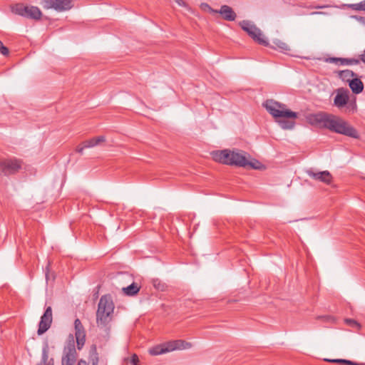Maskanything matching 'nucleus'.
<instances>
[{"label":"nucleus","mask_w":365,"mask_h":365,"mask_svg":"<svg viewBox=\"0 0 365 365\" xmlns=\"http://www.w3.org/2000/svg\"><path fill=\"white\" fill-rule=\"evenodd\" d=\"M75 338L76 340L77 349L81 350L86 342V330L79 319L74 321Z\"/></svg>","instance_id":"obj_13"},{"label":"nucleus","mask_w":365,"mask_h":365,"mask_svg":"<svg viewBox=\"0 0 365 365\" xmlns=\"http://www.w3.org/2000/svg\"><path fill=\"white\" fill-rule=\"evenodd\" d=\"M174 1H175V2H176L179 6H185V7H186V6H187L186 3H185L183 0H174Z\"/></svg>","instance_id":"obj_34"},{"label":"nucleus","mask_w":365,"mask_h":365,"mask_svg":"<svg viewBox=\"0 0 365 365\" xmlns=\"http://www.w3.org/2000/svg\"><path fill=\"white\" fill-rule=\"evenodd\" d=\"M341 61H342V58H339V57H329V58H325V60H324V61L327 63H336V64H339V65H341Z\"/></svg>","instance_id":"obj_28"},{"label":"nucleus","mask_w":365,"mask_h":365,"mask_svg":"<svg viewBox=\"0 0 365 365\" xmlns=\"http://www.w3.org/2000/svg\"><path fill=\"white\" fill-rule=\"evenodd\" d=\"M85 148H86V147H85V144H83V145H82V146H81V145H78V146H77V148H76V152H77V153L82 154V153H83V150H84Z\"/></svg>","instance_id":"obj_32"},{"label":"nucleus","mask_w":365,"mask_h":365,"mask_svg":"<svg viewBox=\"0 0 365 365\" xmlns=\"http://www.w3.org/2000/svg\"><path fill=\"white\" fill-rule=\"evenodd\" d=\"M140 290V287L135 282L129 286L123 288V292L128 296H133L136 294Z\"/></svg>","instance_id":"obj_22"},{"label":"nucleus","mask_w":365,"mask_h":365,"mask_svg":"<svg viewBox=\"0 0 365 365\" xmlns=\"http://www.w3.org/2000/svg\"><path fill=\"white\" fill-rule=\"evenodd\" d=\"M274 48L279 50L281 52L287 53L290 51L289 46L285 43L280 40H275L273 41Z\"/></svg>","instance_id":"obj_23"},{"label":"nucleus","mask_w":365,"mask_h":365,"mask_svg":"<svg viewBox=\"0 0 365 365\" xmlns=\"http://www.w3.org/2000/svg\"><path fill=\"white\" fill-rule=\"evenodd\" d=\"M9 51L7 47L4 46L3 43L0 41V53L4 56H7Z\"/></svg>","instance_id":"obj_29"},{"label":"nucleus","mask_w":365,"mask_h":365,"mask_svg":"<svg viewBox=\"0 0 365 365\" xmlns=\"http://www.w3.org/2000/svg\"><path fill=\"white\" fill-rule=\"evenodd\" d=\"M115 305L110 295H103L96 312V324L101 329H109L113 318Z\"/></svg>","instance_id":"obj_3"},{"label":"nucleus","mask_w":365,"mask_h":365,"mask_svg":"<svg viewBox=\"0 0 365 365\" xmlns=\"http://www.w3.org/2000/svg\"><path fill=\"white\" fill-rule=\"evenodd\" d=\"M360 63V60L354 58H342L341 65H357Z\"/></svg>","instance_id":"obj_26"},{"label":"nucleus","mask_w":365,"mask_h":365,"mask_svg":"<svg viewBox=\"0 0 365 365\" xmlns=\"http://www.w3.org/2000/svg\"><path fill=\"white\" fill-rule=\"evenodd\" d=\"M131 363L133 365H139V359L136 354H133L131 358Z\"/></svg>","instance_id":"obj_31"},{"label":"nucleus","mask_w":365,"mask_h":365,"mask_svg":"<svg viewBox=\"0 0 365 365\" xmlns=\"http://www.w3.org/2000/svg\"><path fill=\"white\" fill-rule=\"evenodd\" d=\"M41 4L45 9H53L57 11H67L72 8L71 0H41Z\"/></svg>","instance_id":"obj_10"},{"label":"nucleus","mask_w":365,"mask_h":365,"mask_svg":"<svg viewBox=\"0 0 365 365\" xmlns=\"http://www.w3.org/2000/svg\"><path fill=\"white\" fill-rule=\"evenodd\" d=\"M36 365H54L53 359L49 357V347L47 343L42 348L41 359Z\"/></svg>","instance_id":"obj_18"},{"label":"nucleus","mask_w":365,"mask_h":365,"mask_svg":"<svg viewBox=\"0 0 365 365\" xmlns=\"http://www.w3.org/2000/svg\"><path fill=\"white\" fill-rule=\"evenodd\" d=\"M325 361L346 365H362L346 359H325Z\"/></svg>","instance_id":"obj_24"},{"label":"nucleus","mask_w":365,"mask_h":365,"mask_svg":"<svg viewBox=\"0 0 365 365\" xmlns=\"http://www.w3.org/2000/svg\"><path fill=\"white\" fill-rule=\"evenodd\" d=\"M190 347V344L183 340L170 341L165 344L155 346L149 349V354L157 356L177 349H185Z\"/></svg>","instance_id":"obj_5"},{"label":"nucleus","mask_w":365,"mask_h":365,"mask_svg":"<svg viewBox=\"0 0 365 365\" xmlns=\"http://www.w3.org/2000/svg\"><path fill=\"white\" fill-rule=\"evenodd\" d=\"M200 7H201L202 9H203L204 7H205V4L202 3V4H201V5H200Z\"/></svg>","instance_id":"obj_36"},{"label":"nucleus","mask_w":365,"mask_h":365,"mask_svg":"<svg viewBox=\"0 0 365 365\" xmlns=\"http://www.w3.org/2000/svg\"><path fill=\"white\" fill-rule=\"evenodd\" d=\"M339 76L342 81H346L349 83L350 81H351L353 78H354L357 76L352 71L344 70V71H341L339 73Z\"/></svg>","instance_id":"obj_21"},{"label":"nucleus","mask_w":365,"mask_h":365,"mask_svg":"<svg viewBox=\"0 0 365 365\" xmlns=\"http://www.w3.org/2000/svg\"><path fill=\"white\" fill-rule=\"evenodd\" d=\"M12 11L19 16L34 20H40L42 16V13L37 6H25L22 4L14 5L12 7Z\"/></svg>","instance_id":"obj_8"},{"label":"nucleus","mask_w":365,"mask_h":365,"mask_svg":"<svg viewBox=\"0 0 365 365\" xmlns=\"http://www.w3.org/2000/svg\"><path fill=\"white\" fill-rule=\"evenodd\" d=\"M243 31H245L255 42L263 46H267L268 42L264 37L261 30L255 24L250 21L244 20L240 23Z\"/></svg>","instance_id":"obj_7"},{"label":"nucleus","mask_w":365,"mask_h":365,"mask_svg":"<svg viewBox=\"0 0 365 365\" xmlns=\"http://www.w3.org/2000/svg\"><path fill=\"white\" fill-rule=\"evenodd\" d=\"M349 86L351 91L355 94H359L361 93L364 89L363 82L356 76L351 81H350Z\"/></svg>","instance_id":"obj_19"},{"label":"nucleus","mask_w":365,"mask_h":365,"mask_svg":"<svg viewBox=\"0 0 365 365\" xmlns=\"http://www.w3.org/2000/svg\"><path fill=\"white\" fill-rule=\"evenodd\" d=\"M348 108H350L352 111H355L356 110V101H354L349 104Z\"/></svg>","instance_id":"obj_33"},{"label":"nucleus","mask_w":365,"mask_h":365,"mask_svg":"<svg viewBox=\"0 0 365 365\" xmlns=\"http://www.w3.org/2000/svg\"><path fill=\"white\" fill-rule=\"evenodd\" d=\"M213 160L217 163L236 167H250L255 169L259 168L257 160L250 161L247 158V153L239 150L225 149L215 150L211 153Z\"/></svg>","instance_id":"obj_1"},{"label":"nucleus","mask_w":365,"mask_h":365,"mask_svg":"<svg viewBox=\"0 0 365 365\" xmlns=\"http://www.w3.org/2000/svg\"><path fill=\"white\" fill-rule=\"evenodd\" d=\"M327 129L353 138H359V137L358 131L349 123L331 114L330 115Z\"/></svg>","instance_id":"obj_4"},{"label":"nucleus","mask_w":365,"mask_h":365,"mask_svg":"<svg viewBox=\"0 0 365 365\" xmlns=\"http://www.w3.org/2000/svg\"><path fill=\"white\" fill-rule=\"evenodd\" d=\"M350 6L356 11H365V0L358 4H351Z\"/></svg>","instance_id":"obj_27"},{"label":"nucleus","mask_w":365,"mask_h":365,"mask_svg":"<svg viewBox=\"0 0 365 365\" xmlns=\"http://www.w3.org/2000/svg\"><path fill=\"white\" fill-rule=\"evenodd\" d=\"M349 95L348 91L339 89L334 99V104L338 108H342L348 103Z\"/></svg>","instance_id":"obj_17"},{"label":"nucleus","mask_w":365,"mask_h":365,"mask_svg":"<svg viewBox=\"0 0 365 365\" xmlns=\"http://www.w3.org/2000/svg\"><path fill=\"white\" fill-rule=\"evenodd\" d=\"M264 107L279 124L280 127L284 130H291L294 128L295 122L294 120L282 119L297 118V113L286 108V105L279 103L273 100H267L263 103Z\"/></svg>","instance_id":"obj_2"},{"label":"nucleus","mask_w":365,"mask_h":365,"mask_svg":"<svg viewBox=\"0 0 365 365\" xmlns=\"http://www.w3.org/2000/svg\"><path fill=\"white\" fill-rule=\"evenodd\" d=\"M207 11L211 14H220L223 19L229 21H233L237 18V14L234 10L227 5H222L220 10H215L207 4Z\"/></svg>","instance_id":"obj_14"},{"label":"nucleus","mask_w":365,"mask_h":365,"mask_svg":"<svg viewBox=\"0 0 365 365\" xmlns=\"http://www.w3.org/2000/svg\"><path fill=\"white\" fill-rule=\"evenodd\" d=\"M330 115L324 112H319L307 115L306 119L307 123L313 126L327 128Z\"/></svg>","instance_id":"obj_11"},{"label":"nucleus","mask_w":365,"mask_h":365,"mask_svg":"<svg viewBox=\"0 0 365 365\" xmlns=\"http://www.w3.org/2000/svg\"><path fill=\"white\" fill-rule=\"evenodd\" d=\"M78 354L75 347L74 336L70 334L64 346L61 358V365H75Z\"/></svg>","instance_id":"obj_6"},{"label":"nucleus","mask_w":365,"mask_h":365,"mask_svg":"<svg viewBox=\"0 0 365 365\" xmlns=\"http://www.w3.org/2000/svg\"><path fill=\"white\" fill-rule=\"evenodd\" d=\"M99 356L97 351L96 345L93 344L89 350L88 362L83 359H81L78 362V365H98Z\"/></svg>","instance_id":"obj_16"},{"label":"nucleus","mask_w":365,"mask_h":365,"mask_svg":"<svg viewBox=\"0 0 365 365\" xmlns=\"http://www.w3.org/2000/svg\"><path fill=\"white\" fill-rule=\"evenodd\" d=\"M53 321L52 309L49 306L46 307L43 314L41 316L37 333L38 335H41L45 333L51 325Z\"/></svg>","instance_id":"obj_12"},{"label":"nucleus","mask_w":365,"mask_h":365,"mask_svg":"<svg viewBox=\"0 0 365 365\" xmlns=\"http://www.w3.org/2000/svg\"><path fill=\"white\" fill-rule=\"evenodd\" d=\"M152 283H153V287L159 290V291H164L166 288V285L165 283L162 282L160 280H159L158 279H153L152 281Z\"/></svg>","instance_id":"obj_25"},{"label":"nucleus","mask_w":365,"mask_h":365,"mask_svg":"<svg viewBox=\"0 0 365 365\" xmlns=\"http://www.w3.org/2000/svg\"><path fill=\"white\" fill-rule=\"evenodd\" d=\"M307 174L315 180L322 182L327 185L331 184L332 181V176L331 173L327 171L314 172L312 169L306 171Z\"/></svg>","instance_id":"obj_15"},{"label":"nucleus","mask_w":365,"mask_h":365,"mask_svg":"<svg viewBox=\"0 0 365 365\" xmlns=\"http://www.w3.org/2000/svg\"><path fill=\"white\" fill-rule=\"evenodd\" d=\"M106 140V138L103 135H100L96 138H91L88 140H86L83 143L85 144V147L87 148L94 147L99 143L104 142Z\"/></svg>","instance_id":"obj_20"},{"label":"nucleus","mask_w":365,"mask_h":365,"mask_svg":"<svg viewBox=\"0 0 365 365\" xmlns=\"http://www.w3.org/2000/svg\"><path fill=\"white\" fill-rule=\"evenodd\" d=\"M359 60L365 63V50L364 51L363 53L360 55Z\"/></svg>","instance_id":"obj_35"},{"label":"nucleus","mask_w":365,"mask_h":365,"mask_svg":"<svg viewBox=\"0 0 365 365\" xmlns=\"http://www.w3.org/2000/svg\"><path fill=\"white\" fill-rule=\"evenodd\" d=\"M345 322L347 324L351 325L352 327H360L359 324L354 319H346L345 320Z\"/></svg>","instance_id":"obj_30"},{"label":"nucleus","mask_w":365,"mask_h":365,"mask_svg":"<svg viewBox=\"0 0 365 365\" xmlns=\"http://www.w3.org/2000/svg\"><path fill=\"white\" fill-rule=\"evenodd\" d=\"M23 162L16 158L0 159V170L5 175L18 173L22 168Z\"/></svg>","instance_id":"obj_9"}]
</instances>
